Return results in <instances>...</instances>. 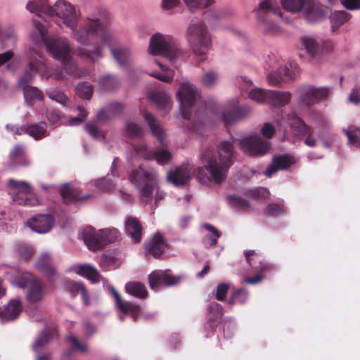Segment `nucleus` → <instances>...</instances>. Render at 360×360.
Returning <instances> with one entry per match:
<instances>
[{"label": "nucleus", "instance_id": "nucleus-29", "mask_svg": "<svg viewBox=\"0 0 360 360\" xmlns=\"http://www.w3.org/2000/svg\"><path fill=\"white\" fill-rule=\"evenodd\" d=\"M22 307L19 299H13L8 302L0 311V320L2 322L11 321L17 319L22 311Z\"/></svg>", "mask_w": 360, "mask_h": 360}, {"label": "nucleus", "instance_id": "nucleus-3", "mask_svg": "<svg viewBox=\"0 0 360 360\" xmlns=\"http://www.w3.org/2000/svg\"><path fill=\"white\" fill-rule=\"evenodd\" d=\"M28 63L24 68V70L20 77L18 86L23 90L24 98L26 103L32 105L34 101H41L43 94L37 88L29 84L34 81L36 75L41 70V77L48 80L53 77L55 79H63L62 72H53L49 70L44 56L37 51L31 50L27 54Z\"/></svg>", "mask_w": 360, "mask_h": 360}, {"label": "nucleus", "instance_id": "nucleus-63", "mask_svg": "<svg viewBox=\"0 0 360 360\" xmlns=\"http://www.w3.org/2000/svg\"><path fill=\"white\" fill-rule=\"evenodd\" d=\"M191 9L204 8L211 5L213 0H183Z\"/></svg>", "mask_w": 360, "mask_h": 360}, {"label": "nucleus", "instance_id": "nucleus-64", "mask_svg": "<svg viewBox=\"0 0 360 360\" xmlns=\"http://www.w3.org/2000/svg\"><path fill=\"white\" fill-rule=\"evenodd\" d=\"M228 200L233 206H235L238 210H245L250 207L248 200L243 198L229 195Z\"/></svg>", "mask_w": 360, "mask_h": 360}, {"label": "nucleus", "instance_id": "nucleus-44", "mask_svg": "<svg viewBox=\"0 0 360 360\" xmlns=\"http://www.w3.org/2000/svg\"><path fill=\"white\" fill-rule=\"evenodd\" d=\"M301 48L306 51L308 55L312 58H316L319 55V45L316 40L312 37H305L300 39Z\"/></svg>", "mask_w": 360, "mask_h": 360}, {"label": "nucleus", "instance_id": "nucleus-15", "mask_svg": "<svg viewBox=\"0 0 360 360\" xmlns=\"http://www.w3.org/2000/svg\"><path fill=\"white\" fill-rule=\"evenodd\" d=\"M240 148L245 153L254 158H260L270 153L271 142L256 134L243 137L240 141Z\"/></svg>", "mask_w": 360, "mask_h": 360}, {"label": "nucleus", "instance_id": "nucleus-38", "mask_svg": "<svg viewBox=\"0 0 360 360\" xmlns=\"http://www.w3.org/2000/svg\"><path fill=\"white\" fill-rule=\"evenodd\" d=\"M30 37L38 46L45 45L50 39V37H49L47 34L46 27L38 20H34L32 22Z\"/></svg>", "mask_w": 360, "mask_h": 360}, {"label": "nucleus", "instance_id": "nucleus-23", "mask_svg": "<svg viewBox=\"0 0 360 360\" xmlns=\"http://www.w3.org/2000/svg\"><path fill=\"white\" fill-rule=\"evenodd\" d=\"M55 219L50 214H39L27 221L28 227L38 233H46L53 227Z\"/></svg>", "mask_w": 360, "mask_h": 360}, {"label": "nucleus", "instance_id": "nucleus-55", "mask_svg": "<svg viewBox=\"0 0 360 360\" xmlns=\"http://www.w3.org/2000/svg\"><path fill=\"white\" fill-rule=\"evenodd\" d=\"M219 119L224 122L226 127L234 125L235 124L243 120L245 118V114H218Z\"/></svg>", "mask_w": 360, "mask_h": 360}, {"label": "nucleus", "instance_id": "nucleus-58", "mask_svg": "<svg viewBox=\"0 0 360 360\" xmlns=\"http://www.w3.org/2000/svg\"><path fill=\"white\" fill-rule=\"evenodd\" d=\"M236 330V323L233 319H226L223 323V333L226 339L231 338Z\"/></svg>", "mask_w": 360, "mask_h": 360}, {"label": "nucleus", "instance_id": "nucleus-62", "mask_svg": "<svg viewBox=\"0 0 360 360\" xmlns=\"http://www.w3.org/2000/svg\"><path fill=\"white\" fill-rule=\"evenodd\" d=\"M227 105L233 112H248L250 110L248 105L239 103L238 101L235 98L229 100Z\"/></svg>", "mask_w": 360, "mask_h": 360}, {"label": "nucleus", "instance_id": "nucleus-21", "mask_svg": "<svg viewBox=\"0 0 360 360\" xmlns=\"http://www.w3.org/2000/svg\"><path fill=\"white\" fill-rule=\"evenodd\" d=\"M223 314L224 309L220 304L215 302H212L209 304L206 313L207 322L204 326V329L207 333V336H210V334L217 328Z\"/></svg>", "mask_w": 360, "mask_h": 360}, {"label": "nucleus", "instance_id": "nucleus-26", "mask_svg": "<svg viewBox=\"0 0 360 360\" xmlns=\"http://www.w3.org/2000/svg\"><path fill=\"white\" fill-rule=\"evenodd\" d=\"M55 330L52 328L44 329L39 337L32 345V350L37 354L35 360H50L49 353L39 354V350L46 345L53 338Z\"/></svg>", "mask_w": 360, "mask_h": 360}, {"label": "nucleus", "instance_id": "nucleus-11", "mask_svg": "<svg viewBox=\"0 0 360 360\" xmlns=\"http://www.w3.org/2000/svg\"><path fill=\"white\" fill-rule=\"evenodd\" d=\"M13 284L20 288H25L26 298L30 303L41 302L44 296V289L41 281L29 272H24L13 281Z\"/></svg>", "mask_w": 360, "mask_h": 360}, {"label": "nucleus", "instance_id": "nucleus-49", "mask_svg": "<svg viewBox=\"0 0 360 360\" xmlns=\"http://www.w3.org/2000/svg\"><path fill=\"white\" fill-rule=\"evenodd\" d=\"M343 132L347 137V143L350 148L360 147V128L349 126L347 129H344Z\"/></svg>", "mask_w": 360, "mask_h": 360}, {"label": "nucleus", "instance_id": "nucleus-47", "mask_svg": "<svg viewBox=\"0 0 360 360\" xmlns=\"http://www.w3.org/2000/svg\"><path fill=\"white\" fill-rule=\"evenodd\" d=\"M350 18L351 15L345 11L333 12L330 15L332 30H337L342 25L347 22Z\"/></svg>", "mask_w": 360, "mask_h": 360}, {"label": "nucleus", "instance_id": "nucleus-14", "mask_svg": "<svg viewBox=\"0 0 360 360\" xmlns=\"http://www.w3.org/2000/svg\"><path fill=\"white\" fill-rule=\"evenodd\" d=\"M331 94L328 87L307 86L300 90V96L297 101V108L304 110L321 101L326 100Z\"/></svg>", "mask_w": 360, "mask_h": 360}, {"label": "nucleus", "instance_id": "nucleus-6", "mask_svg": "<svg viewBox=\"0 0 360 360\" xmlns=\"http://www.w3.org/2000/svg\"><path fill=\"white\" fill-rule=\"evenodd\" d=\"M79 236L91 251L103 249L108 243H115L121 238L120 231L115 228L100 229L96 232L91 226L84 227Z\"/></svg>", "mask_w": 360, "mask_h": 360}, {"label": "nucleus", "instance_id": "nucleus-53", "mask_svg": "<svg viewBox=\"0 0 360 360\" xmlns=\"http://www.w3.org/2000/svg\"><path fill=\"white\" fill-rule=\"evenodd\" d=\"M24 156L25 149L20 145H16L10 153V159L13 165H28V161L24 160Z\"/></svg>", "mask_w": 360, "mask_h": 360}, {"label": "nucleus", "instance_id": "nucleus-51", "mask_svg": "<svg viewBox=\"0 0 360 360\" xmlns=\"http://www.w3.org/2000/svg\"><path fill=\"white\" fill-rule=\"evenodd\" d=\"M125 130L127 136L131 139L141 138L144 134L142 126L133 120H127L125 122Z\"/></svg>", "mask_w": 360, "mask_h": 360}, {"label": "nucleus", "instance_id": "nucleus-1", "mask_svg": "<svg viewBox=\"0 0 360 360\" xmlns=\"http://www.w3.org/2000/svg\"><path fill=\"white\" fill-rule=\"evenodd\" d=\"M69 29L72 31L71 37L78 44L93 46L92 49L84 47L75 49L78 57L92 63L102 58L105 47L113 41L112 34L105 28L98 18L86 17L82 23Z\"/></svg>", "mask_w": 360, "mask_h": 360}, {"label": "nucleus", "instance_id": "nucleus-32", "mask_svg": "<svg viewBox=\"0 0 360 360\" xmlns=\"http://www.w3.org/2000/svg\"><path fill=\"white\" fill-rule=\"evenodd\" d=\"M27 11L34 13L37 16L49 17L52 8V5L49 4V0H29L25 6Z\"/></svg>", "mask_w": 360, "mask_h": 360}, {"label": "nucleus", "instance_id": "nucleus-56", "mask_svg": "<svg viewBox=\"0 0 360 360\" xmlns=\"http://www.w3.org/2000/svg\"><path fill=\"white\" fill-rule=\"evenodd\" d=\"M67 340L72 344V348L70 350L67 351L63 354V356L70 357L72 352L80 351L84 352L86 351L87 347L85 345L81 344L77 338L73 335H70L67 337Z\"/></svg>", "mask_w": 360, "mask_h": 360}, {"label": "nucleus", "instance_id": "nucleus-12", "mask_svg": "<svg viewBox=\"0 0 360 360\" xmlns=\"http://www.w3.org/2000/svg\"><path fill=\"white\" fill-rule=\"evenodd\" d=\"M8 186L12 195V200L19 205L33 207L39 205V200L32 193L30 185L24 181H17L11 179L8 181Z\"/></svg>", "mask_w": 360, "mask_h": 360}, {"label": "nucleus", "instance_id": "nucleus-52", "mask_svg": "<svg viewBox=\"0 0 360 360\" xmlns=\"http://www.w3.org/2000/svg\"><path fill=\"white\" fill-rule=\"evenodd\" d=\"M309 0H281V5L285 10L297 13L304 10Z\"/></svg>", "mask_w": 360, "mask_h": 360}, {"label": "nucleus", "instance_id": "nucleus-28", "mask_svg": "<svg viewBox=\"0 0 360 360\" xmlns=\"http://www.w3.org/2000/svg\"><path fill=\"white\" fill-rule=\"evenodd\" d=\"M39 186L42 189L46 191L51 188H57L59 190L60 195L65 203H69L70 202H76L79 200H84L88 199L91 196L90 195H86L82 197H78L73 193L70 184H64L63 185H61L59 187L53 185H46L44 184H39Z\"/></svg>", "mask_w": 360, "mask_h": 360}, {"label": "nucleus", "instance_id": "nucleus-22", "mask_svg": "<svg viewBox=\"0 0 360 360\" xmlns=\"http://www.w3.org/2000/svg\"><path fill=\"white\" fill-rule=\"evenodd\" d=\"M193 171V165L183 163L168 173L167 180L176 186H183L190 180Z\"/></svg>", "mask_w": 360, "mask_h": 360}, {"label": "nucleus", "instance_id": "nucleus-34", "mask_svg": "<svg viewBox=\"0 0 360 360\" xmlns=\"http://www.w3.org/2000/svg\"><path fill=\"white\" fill-rule=\"evenodd\" d=\"M303 15L308 22H316L324 18L326 13L321 6L315 4L312 0H309L303 10Z\"/></svg>", "mask_w": 360, "mask_h": 360}, {"label": "nucleus", "instance_id": "nucleus-45", "mask_svg": "<svg viewBox=\"0 0 360 360\" xmlns=\"http://www.w3.org/2000/svg\"><path fill=\"white\" fill-rule=\"evenodd\" d=\"M219 73L214 70H209L200 76V83L205 88H213L219 83Z\"/></svg>", "mask_w": 360, "mask_h": 360}, {"label": "nucleus", "instance_id": "nucleus-48", "mask_svg": "<svg viewBox=\"0 0 360 360\" xmlns=\"http://www.w3.org/2000/svg\"><path fill=\"white\" fill-rule=\"evenodd\" d=\"M203 227L207 230L211 234L205 236L202 238V243L205 247L210 248L217 243L218 238L221 236V233L213 225L205 223Z\"/></svg>", "mask_w": 360, "mask_h": 360}, {"label": "nucleus", "instance_id": "nucleus-37", "mask_svg": "<svg viewBox=\"0 0 360 360\" xmlns=\"http://www.w3.org/2000/svg\"><path fill=\"white\" fill-rule=\"evenodd\" d=\"M201 115L202 114H178L177 119H184L190 131L196 134H200L205 126Z\"/></svg>", "mask_w": 360, "mask_h": 360}, {"label": "nucleus", "instance_id": "nucleus-35", "mask_svg": "<svg viewBox=\"0 0 360 360\" xmlns=\"http://www.w3.org/2000/svg\"><path fill=\"white\" fill-rule=\"evenodd\" d=\"M144 119L150 129L152 134L157 139L161 146H165L166 133L154 117V114H144Z\"/></svg>", "mask_w": 360, "mask_h": 360}, {"label": "nucleus", "instance_id": "nucleus-36", "mask_svg": "<svg viewBox=\"0 0 360 360\" xmlns=\"http://www.w3.org/2000/svg\"><path fill=\"white\" fill-rule=\"evenodd\" d=\"M292 99V94L288 91L271 90L268 105L276 108L287 105Z\"/></svg>", "mask_w": 360, "mask_h": 360}, {"label": "nucleus", "instance_id": "nucleus-7", "mask_svg": "<svg viewBox=\"0 0 360 360\" xmlns=\"http://www.w3.org/2000/svg\"><path fill=\"white\" fill-rule=\"evenodd\" d=\"M187 39L197 56H205L212 48L211 34L202 21L191 22L187 29Z\"/></svg>", "mask_w": 360, "mask_h": 360}, {"label": "nucleus", "instance_id": "nucleus-43", "mask_svg": "<svg viewBox=\"0 0 360 360\" xmlns=\"http://www.w3.org/2000/svg\"><path fill=\"white\" fill-rule=\"evenodd\" d=\"M125 290L129 295L140 299L145 298L148 295L145 285L140 282L131 281L127 283Z\"/></svg>", "mask_w": 360, "mask_h": 360}, {"label": "nucleus", "instance_id": "nucleus-50", "mask_svg": "<svg viewBox=\"0 0 360 360\" xmlns=\"http://www.w3.org/2000/svg\"><path fill=\"white\" fill-rule=\"evenodd\" d=\"M111 53L115 60L120 66L127 65L131 55L130 50L127 47L111 49Z\"/></svg>", "mask_w": 360, "mask_h": 360}, {"label": "nucleus", "instance_id": "nucleus-42", "mask_svg": "<svg viewBox=\"0 0 360 360\" xmlns=\"http://www.w3.org/2000/svg\"><path fill=\"white\" fill-rule=\"evenodd\" d=\"M50 262V255L48 253H43L37 261L35 266L41 273L48 276H52L56 274V271L55 268L51 265Z\"/></svg>", "mask_w": 360, "mask_h": 360}, {"label": "nucleus", "instance_id": "nucleus-18", "mask_svg": "<svg viewBox=\"0 0 360 360\" xmlns=\"http://www.w3.org/2000/svg\"><path fill=\"white\" fill-rule=\"evenodd\" d=\"M298 72L297 63L290 61L269 72L267 75V81L272 86H280L283 82L294 79Z\"/></svg>", "mask_w": 360, "mask_h": 360}, {"label": "nucleus", "instance_id": "nucleus-9", "mask_svg": "<svg viewBox=\"0 0 360 360\" xmlns=\"http://www.w3.org/2000/svg\"><path fill=\"white\" fill-rule=\"evenodd\" d=\"M46 51L53 58L61 62L69 73L75 75L76 65L70 56L72 46L70 41L65 37L50 38L44 45Z\"/></svg>", "mask_w": 360, "mask_h": 360}, {"label": "nucleus", "instance_id": "nucleus-2", "mask_svg": "<svg viewBox=\"0 0 360 360\" xmlns=\"http://www.w3.org/2000/svg\"><path fill=\"white\" fill-rule=\"evenodd\" d=\"M234 155L233 143L230 141L221 142L217 150L211 146L201 151L202 167L196 169V176L200 181L205 179L204 168L209 172L215 184L225 181L229 167L233 165Z\"/></svg>", "mask_w": 360, "mask_h": 360}, {"label": "nucleus", "instance_id": "nucleus-20", "mask_svg": "<svg viewBox=\"0 0 360 360\" xmlns=\"http://www.w3.org/2000/svg\"><path fill=\"white\" fill-rule=\"evenodd\" d=\"M6 128L19 135L27 133L35 140L41 139L47 136L46 123L45 122L20 127L7 124Z\"/></svg>", "mask_w": 360, "mask_h": 360}, {"label": "nucleus", "instance_id": "nucleus-31", "mask_svg": "<svg viewBox=\"0 0 360 360\" xmlns=\"http://www.w3.org/2000/svg\"><path fill=\"white\" fill-rule=\"evenodd\" d=\"M148 98L162 110H170L172 105L171 96L164 89H155L148 91Z\"/></svg>", "mask_w": 360, "mask_h": 360}, {"label": "nucleus", "instance_id": "nucleus-27", "mask_svg": "<svg viewBox=\"0 0 360 360\" xmlns=\"http://www.w3.org/2000/svg\"><path fill=\"white\" fill-rule=\"evenodd\" d=\"M111 114H96L94 120L89 122L85 124V131L95 139H102L105 140V134H99L98 127L108 122L110 119Z\"/></svg>", "mask_w": 360, "mask_h": 360}, {"label": "nucleus", "instance_id": "nucleus-60", "mask_svg": "<svg viewBox=\"0 0 360 360\" xmlns=\"http://www.w3.org/2000/svg\"><path fill=\"white\" fill-rule=\"evenodd\" d=\"M94 185L98 187L101 191L107 192L114 188L115 183L109 176L96 179L93 181Z\"/></svg>", "mask_w": 360, "mask_h": 360}, {"label": "nucleus", "instance_id": "nucleus-59", "mask_svg": "<svg viewBox=\"0 0 360 360\" xmlns=\"http://www.w3.org/2000/svg\"><path fill=\"white\" fill-rule=\"evenodd\" d=\"M77 95L84 99H89L93 94V86L88 82H82L77 84Z\"/></svg>", "mask_w": 360, "mask_h": 360}, {"label": "nucleus", "instance_id": "nucleus-57", "mask_svg": "<svg viewBox=\"0 0 360 360\" xmlns=\"http://www.w3.org/2000/svg\"><path fill=\"white\" fill-rule=\"evenodd\" d=\"M248 299V292L245 288H240L236 290L229 301V304H245Z\"/></svg>", "mask_w": 360, "mask_h": 360}, {"label": "nucleus", "instance_id": "nucleus-61", "mask_svg": "<svg viewBox=\"0 0 360 360\" xmlns=\"http://www.w3.org/2000/svg\"><path fill=\"white\" fill-rule=\"evenodd\" d=\"M246 195L254 200L265 199L268 198L269 192L265 188H257L255 189L249 190L245 193Z\"/></svg>", "mask_w": 360, "mask_h": 360}, {"label": "nucleus", "instance_id": "nucleus-33", "mask_svg": "<svg viewBox=\"0 0 360 360\" xmlns=\"http://www.w3.org/2000/svg\"><path fill=\"white\" fill-rule=\"evenodd\" d=\"M126 233L131 237L132 240L139 243L142 238V227L137 218L128 217L124 221Z\"/></svg>", "mask_w": 360, "mask_h": 360}, {"label": "nucleus", "instance_id": "nucleus-46", "mask_svg": "<svg viewBox=\"0 0 360 360\" xmlns=\"http://www.w3.org/2000/svg\"><path fill=\"white\" fill-rule=\"evenodd\" d=\"M120 84V79L115 75H105L98 79V86L101 91H108L113 90Z\"/></svg>", "mask_w": 360, "mask_h": 360}, {"label": "nucleus", "instance_id": "nucleus-5", "mask_svg": "<svg viewBox=\"0 0 360 360\" xmlns=\"http://www.w3.org/2000/svg\"><path fill=\"white\" fill-rule=\"evenodd\" d=\"M258 25L267 34H276L281 27L274 22V18L281 17L278 0H260L254 10Z\"/></svg>", "mask_w": 360, "mask_h": 360}, {"label": "nucleus", "instance_id": "nucleus-8", "mask_svg": "<svg viewBox=\"0 0 360 360\" xmlns=\"http://www.w3.org/2000/svg\"><path fill=\"white\" fill-rule=\"evenodd\" d=\"M147 51L153 56H162L171 63H174L183 54L172 36L160 32L151 36Z\"/></svg>", "mask_w": 360, "mask_h": 360}, {"label": "nucleus", "instance_id": "nucleus-10", "mask_svg": "<svg viewBox=\"0 0 360 360\" xmlns=\"http://www.w3.org/2000/svg\"><path fill=\"white\" fill-rule=\"evenodd\" d=\"M49 17H55L68 28L77 25L82 13L80 9L67 0H57L53 5Z\"/></svg>", "mask_w": 360, "mask_h": 360}, {"label": "nucleus", "instance_id": "nucleus-4", "mask_svg": "<svg viewBox=\"0 0 360 360\" xmlns=\"http://www.w3.org/2000/svg\"><path fill=\"white\" fill-rule=\"evenodd\" d=\"M129 180L137 189L140 200L144 204L152 201L154 191L156 205L165 198L166 193L158 187V174L154 168L145 169L139 166L131 171Z\"/></svg>", "mask_w": 360, "mask_h": 360}, {"label": "nucleus", "instance_id": "nucleus-25", "mask_svg": "<svg viewBox=\"0 0 360 360\" xmlns=\"http://www.w3.org/2000/svg\"><path fill=\"white\" fill-rule=\"evenodd\" d=\"M295 163V160L290 154L276 155L273 157L272 162L266 167L264 174L267 177H271L277 171L287 169Z\"/></svg>", "mask_w": 360, "mask_h": 360}, {"label": "nucleus", "instance_id": "nucleus-16", "mask_svg": "<svg viewBox=\"0 0 360 360\" xmlns=\"http://www.w3.org/2000/svg\"><path fill=\"white\" fill-rule=\"evenodd\" d=\"M175 96L180 107L188 110L195 105L200 98V92L191 82L184 79L179 82Z\"/></svg>", "mask_w": 360, "mask_h": 360}, {"label": "nucleus", "instance_id": "nucleus-19", "mask_svg": "<svg viewBox=\"0 0 360 360\" xmlns=\"http://www.w3.org/2000/svg\"><path fill=\"white\" fill-rule=\"evenodd\" d=\"M181 277L170 274L169 269L156 270L148 276L149 285L152 290H156L162 285L172 286L179 282Z\"/></svg>", "mask_w": 360, "mask_h": 360}, {"label": "nucleus", "instance_id": "nucleus-17", "mask_svg": "<svg viewBox=\"0 0 360 360\" xmlns=\"http://www.w3.org/2000/svg\"><path fill=\"white\" fill-rule=\"evenodd\" d=\"M238 83L248 98L256 103L268 105L271 89L255 86L245 76L238 78Z\"/></svg>", "mask_w": 360, "mask_h": 360}, {"label": "nucleus", "instance_id": "nucleus-24", "mask_svg": "<svg viewBox=\"0 0 360 360\" xmlns=\"http://www.w3.org/2000/svg\"><path fill=\"white\" fill-rule=\"evenodd\" d=\"M110 290L115 298L116 307L124 314V315L120 316V320L123 321L125 315H130L134 321H136L141 311L140 306L124 302L120 295L112 285H110Z\"/></svg>", "mask_w": 360, "mask_h": 360}, {"label": "nucleus", "instance_id": "nucleus-41", "mask_svg": "<svg viewBox=\"0 0 360 360\" xmlns=\"http://www.w3.org/2000/svg\"><path fill=\"white\" fill-rule=\"evenodd\" d=\"M288 120L290 128L297 135H304L309 133V127L297 117V114H288Z\"/></svg>", "mask_w": 360, "mask_h": 360}, {"label": "nucleus", "instance_id": "nucleus-39", "mask_svg": "<svg viewBox=\"0 0 360 360\" xmlns=\"http://www.w3.org/2000/svg\"><path fill=\"white\" fill-rule=\"evenodd\" d=\"M65 288L73 297L79 292L84 304L90 305L91 300L87 289L82 283L68 281L65 283Z\"/></svg>", "mask_w": 360, "mask_h": 360}, {"label": "nucleus", "instance_id": "nucleus-40", "mask_svg": "<svg viewBox=\"0 0 360 360\" xmlns=\"http://www.w3.org/2000/svg\"><path fill=\"white\" fill-rule=\"evenodd\" d=\"M72 270L78 275L87 278L92 283H98L101 275L98 270L90 264H81L72 266Z\"/></svg>", "mask_w": 360, "mask_h": 360}, {"label": "nucleus", "instance_id": "nucleus-13", "mask_svg": "<svg viewBox=\"0 0 360 360\" xmlns=\"http://www.w3.org/2000/svg\"><path fill=\"white\" fill-rule=\"evenodd\" d=\"M130 160H152L155 159L158 164L160 165H167L172 158V154L167 148H157L154 151L148 150L146 143H140L131 146L130 151Z\"/></svg>", "mask_w": 360, "mask_h": 360}, {"label": "nucleus", "instance_id": "nucleus-54", "mask_svg": "<svg viewBox=\"0 0 360 360\" xmlns=\"http://www.w3.org/2000/svg\"><path fill=\"white\" fill-rule=\"evenodd\" d=\"M46 94L51 100L56 101L64 107L70 106L71 102L68 96L60 91L49 89Z\"/></svg>", "mask_w": 360, "mask_h": 360}, {"label": "nucleus", "instance_id": "nucleus-30", "mask_svg": "<svg viewBox=\"0 0 360 360\" xmlns=\"http://www.w3.org/2000/svg\"><path fill=\"white\" fill-rule=\"evenodd\" d=\"M167 244L164 240L163 236L156 233L153 237L145 244V251L155 258H158L165 250Z\"/></svg>", "mask_w": 360, "mask_h": 360}]
</instances>
